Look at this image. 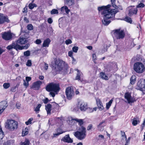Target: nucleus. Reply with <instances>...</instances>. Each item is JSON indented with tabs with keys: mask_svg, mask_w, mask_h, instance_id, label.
Instances as JSON below:
<instances>
[{
	"mask_svg": "<svg viewBox=\"0 0 145 145\" xmlns=\"http://www.w3.org/2000/svg\"><path fill=\"white\" fill-rule=\"evenodd\" d=\"M110 7V5H108L105 6L99 7L98 8V10L99 11L103 10L102 14L103 15L104 20L102 21V22L105 25H108L110 22V21L108 20V19H110L112 20H114L115 14L119 12L115 9H109Z\"/></svg>",
	"mask_w": 145,
	"mask_h": 145,
	"instance_id": "f257e3e1",
	"label": "nucleus"
},
{
	"mask_svg": "<svg viewBox=\"0 0 145 145\" xmlns=\"http://www.w3.org/2000/svg\"><path fill=\"white\" fill-rule=\"evenodd\" d=\"M29 46L30 44L29 43H27L25 46H21L16 44L15 42H12L11 44L8 46L6 48L9 51L13 49L18 51V50H21L24 49H27Z\"/></svg>",
	"mask_w": 145,
	"mask_h": 145,
	"instance_id": "f03ea898",
	"label": "nucleus"
},
{
	"mask_svg": "<svg viewBox=\"0 0 145 145\" xmlns=\"http://www.w3.org/2000/svg\"><path fill=\"white\" fill-rule=\"evenodd\" d=\"M79 131L75 132L74 136L78 139L82 140L84 139L86 136V129L83 126H81L78 129Z\"/></svg>",
	"mask_w": 145,
	"mask_h": 145,
	"instance_id": "7ed1b4c3",
	"label": "nucleus"
},
{
	"mask_svg": "<svg viewBox=\"0 0 145 145\" xmlns=\"http://www.w3.org/2000/svg\"><path fill=\"white\" fill-rule=\"evenodd\" d=\"M46 90L48 92L53 91L54 92H58L59 91L60 88L59 84L51 83L46 86Z\"/></svg>",
	"mask_w": 145,
	"mask_h": 145,
	"instance_id": "20e7f679",
	"label": "nucleus"
},
{
	"mask_svg": "<svg viewBox=\"0 0 145 145\" xmlns=\"http://www.w3.org/2000/svg\"><path fill=\"white\" fill-rule=\"evenodd\" d=\"M112 33L113 37L117 39H123L125 35L124 30H121L120 29L113 30Z\"/></svg>",
	"mask_w": 145,
	"mask_h": 145,
	"instance_id": "39448f33",
	"label": "nucleus"
},
{
	"mask_svg": "<svg viewBox=\"0 0 145 145\" xmlns=\"http://www.w3.org/2000/svg\"><path fill=\"white\" fill-rule=\"evenodd\" d=\"M133 69L136 72L142 73L145 71V68L143 63L141 62H138L134 64Z\"/></svg>",
	"mask_w": 145,
	"mask_h": 145,
	"instance_id": "423d86ee",
	"label": "nucleus"
},
{
	"mask_svg": "<svg viewBox=\"0 0 145 145\" xmlns=\"http://www.w3.org/2000/svg\"><path fill=\"white\" fill-rule=\"evenodd\" d=\"M136 89L141 91H145V79H140L137 84Z\"/></svg>",
	"mask_w": 145,
	"mask_h": 145,
	"instance_id": "0eeeda50",
	"label": "nucleus"
},
{
	"mask_svg": "<svg viewBox=\"0 0 145 145\" xmlns=\"http://www.w3.org/2000/svg\"><path fill=\"white\" fill-rule=\"evenodd\" d=\"M7 128L11 130H14L16 129L18 126V123L17 121L13 120H11L9 121L8 124L6 125Z\"/></svg>",
	"mask_w": 145,
	"mask_h": 145,
	"instance_id": "6e6552de",
	"label": "nucleus"
},
{
	"mask_svg": "<svg viewBox=\"0 0 145 145\" xmlns=\"http://www.w3.org/2000/svg\"><path fill=\"white\" fill-rule=\"evenodd\" d=\"M65 93L67 99L69 100H71L74 95V91L70 87L66 89Z\"/></svg>",
	"mask_w": 145,
	"mask_h": 145,
	"instance_id": "1a4fd4ad",
	"label": "nucleus"
},
{
	"mask_svg": "<svg viewBox=\"0 0 145 145\" xmlns=\"http://www.w3.org/2000/svg\"><path fill=\"white\" fill-rule=\"evenodd\" d=\"M55 69L56 71H60L62 70L64 66V62L59 59L57 60L55 62Z\"/></svg>",
	"mask_w": 145,
	"mask_h": 145,
	"instance_id": "9d476101",
	"label": "nucleus"
},
{
	"mask_svg": "<svg viewBox=\"0 0 145 145\" xmlns=\"http://www.w3.org/2000/svg\"><path fill=\"white\" fill-rule=\"evenodd\" d=\"M13 34L9 31L5 32L2 33V38L6 40H11L13 37Z\"/></svg>",
	"mask_w": 145,
	"mask_h": 145,
	"instance_id": "9b49d317",
	"label": "nucleus"
},
{
	"mask_svg": "<svg viewBox=\"0 0 145 145\" xmlns=\"http://www.w3.org/2000/svg\"><path fill=\"white\" fill-rule=\"evenodd\" d=\"M125 98L127 99L129 103H132L136 101L137 99L132 98L129 92H127L125 94Z\"/></svg>",
	"mask_w": 145,
	"mask_h": 145,
	"instance_id": "f8f14e48",
	"label": "nucleus"
},
{
	"mask_svg": "<svg viewBox=\"0 0 145 145\" xmlns=\"http://www.w3.org/2000/svg\"><path fill=\"white\" fill-rule=\"evenodd\" d=\"M28 40L27 39L20 37L15 42L16 44L18 46H20V44L23 45L26 44L28 42Z\"/></svg>",
	"mask_w": 145,
	"mask_h": 145,
	"instance_id": "ddd939ff",
	"label": "nucleus"
},
{
	"mask_svg": "<svg viewBox=\"0 0 145 145\" xmlns=\"http://www.w3.org/2000/svg\"><path fill=\"white\" fill-rule=\"evenodd\" d=\"M7 16H5L2 14L0 13V24H3L5 22L8 23L10 22Z\"/></svg>",
	"mask_w": 145,
	"mask_h": 145,
	"instance_id": "4468645a",
	"label": "nucleus"
},
{
	"mask_svg": "<svg viewBox=\"0 0 145 145\" xmlns=\"http://www.w3.org/2000/svg\"><path fill=\"white\" fill-rule=\"evenodd\" d=\"M79 106L82 111H85L88 108V106L86 103L81 102L79 103Z\"/></svg>",
	"mask_w": 145,
	"mask_h": 145,
	"instance_id": "2eb2a0df",
	"label": "nucleus"
},
{
	"mask_svg": "<svg viewBox=\"0 0 145 145\" xmlns=\"http://www.w3.org/2000/svg\"><path fill=\"white\" fill-rule=\"evenodd\" d=\"M42 84V82L40 81H36L33 83L32 88L34 90H38L40 88V86Z\"/></svg>",
	"mask_w": 145,
	"mask_h": 145,
	"instance_id": "dca6fc26",
	"label": "nucleus"
},
{
	"mask_svg": "<svg viewBox=\"0 0 145 145\" xmlns=\"http://www.w3.org/2000/svg\"><path fill=\"white\" fill-rule=\"evenodd\" d=\"M61 140L64 142L68 143H72L73 142L72 140L70 138L69 134L66 135L65 137H63Z\"/></svg>",
	"mask_w": 145,
	"mask_h": 145,
	"instance_id": "f3484780",
	"label": "nucleus"
},
{
	"mask_svg": "<svg viewBox=\"0 0 145 145\" xmlns=\"http://www.w3.org/2000/svg\"><path fill=\"white\" fill-rule=\"evenodd\" d=\"M106 125L105 121L103 120L100 122L97 125V128L98 131H103L104 130V127Z\"/></svg>",
	"mask_w": 145,
	"mask_h": 145,
	"instance_id": "a211bd4d",
	"label": "nucleus"
},
{
	"mask_svg": "<svg viewBox=\"0 0 145 145\" xmlns=\"http://www.w3.org/2000/svg\"><path fill=\"white\" fill-rule=\"evenodd\" d=\"M57 133H56L53 134L54 137H57L59 135L65 132V131H63L61 129L59 128L57 129Z\"/></svg>",
	"mask_w": 145,
	"mask_h": 145,
	"instance_id": "6ab92c4d",
	"label": "nucleus"
},
{
	"mask_svg": "<svg viewBox=\"0 0 145 145\" xmlns=\"http://www.w3.org/2000/svg\"><path fill=\"white\" fill-rule=\"evenodd\" d=\"M52 106L50 104H48L45 105V109L46 110L48 114H50L51 111L52 109Z\"/></svg>",
	"mask_w": 145,
	"mask_h": 145,
	"instance_id": "aec40b11",
	"label": "nucleus"
},
{
	"mask_svg": "<svg viewBox=\"0 0 145 145\" xmlns=\"http://www.w3.org/2000/svg\"><path fill=\"white\" fill-rule=\"evenodd\" d=\"M137 9L136 8H132L129 10L128 14L129 16H131L134 14H136L137 13Z\"/></svg>",
	"mask_w": 145,
	"mask_h": 145,
	"instance_id": "412c9836",
	"label": "nucleus"
},
{
	"mask_svg": "<svg viewBox=\"0 0 145 145\" xmlns=\"http://www.w3.org/2000/svg\"><path fill=\"white\" fill-rule=\"evenodd\" d=\"M50 42L51 41L49 38L46 39L44 41L42 47H48Z\"/></svg>",
	"mask_w": 145,
	"mask_h": 145,
	"instance_id": "4be33fe9",
	"label": "nucleus"
},
{
	"mask_svg": "<svg viewBox=\"0 0 145 145\" xmlns=\"http://www.w3.org/2000/svg\"><path fill=\"white\" fill-rule=\"evenodd\" d=\"M77 73L76 74V80H78V81L82 82V80L80 78V76L82 73L78 69H77Z\"/></svg>",
	"mask_w": 145,
	"mask_h": 145,
	"instance_id": "5701e85b",
	"label": "nucleus"
},
{
	"mask_svg": "<svg viewBox=\"0 0 145 145\" xmlns=\"http://www.w3.org/2000/svg\"><path fill=\"white\" fill-rule=\"evenodd\" d=\"M7 106V102L6 101H3L0 103V106L3 108V109H5Z\"/></svg>",
	"mask_w": 145,
	"mask_h": 145,
	"instance_id": "b1692460",
	"label": "nucleus"
},
{
	"mask_svg": "<svg viewBox=\"0 0 145 145\" xmlns=\"http://www.w3.org/2000/svg\"><path fill=\"white\" fill-rule=\"evenodd\" d=\"M74 0H66L65 4L66 5L71 6L74 4Z\"/></svg>",
	"mask_w": 145,
	"mask_h": 145,
	"instance_id": "393cba45",
	"label": "nucleus"
},
{
	"mask_svg": "<svg viewBox=\"0 0 145 145\" xmlns=\"http://www.w3.org/2000/svg\"><path fill=\"white\" fill-rule=\"evenodd\" d=\"M136 76L135 75H133L130 78V83L131 84H134L136 80Z\"/></svg>",
	"mask_w": 145,
	"mask_h": 145,
	"instance_id": "a878e982",
	"label": "nucleus"
},
{
	"mask_svg": "<svg viewBox=\"0 0 145 145\" xmlns=\"http://www.w3.org/2000/svg\"><path fill=\"white\" fill-rule=\"evenodd\" d=\"M100 76L101 78L104 80H108V76L105 74L104 72H101L100 73Z\"/></svg>",
	"mask_w": 145,
	"mask_h": 145,
	"instance_id": "bb28decb",
	"label": "nucleus"
},
{
	"mask_svg": "<svg viewBox=\"0 0 145 145\" xmlns=\"http://www.w3.org/2000/svg\"><path fill=\"white\" fill-rule=\"evenodd\" d=\"M73 120L76 121L77 122H78L79 124L80 125H82L84 123V121H83V120L82 119L75 118L73 119Z\"/></svg>",
	"mask_w": 145,
	"mask_h": 145,
	"instance_id": "cd10ccee",
	"label": "nucleus"
},
{
	"mask_svg": "<svg viewBox=\"0 0 145 145\" xmlns=\"http://www.w3.org/2000/svg\"><path fill=\"white\" fill-rule=\"evenodd\" d=\"M41 106V104L38 105L36 108H34V111H35L36 113H38L40 111V108Z\"/></svg>",
	"mask_w": 145,
	"mask_h": 145,
	"instance_id": "c85d7f7f",
	"label": "nucleus"
},
{
	"mask_svg": "<svg viewBox=\"0 0 145 145\" xmlns=\"http://www.w3.org/2000/svg\"><path fill=\"white\" fill-rule=\"evenodd\" d=\"M139 122L138 119L136 118H134L132 122V124L133 125L135 126L137 124V123Z\"/></svg>",
	"mask_w": 145,
	"mask_h": 145,
	"instance_id": "c756f323",
	"label": "nucleus"
},
{
	"mask_svg": "<svg viewBox=\"0 0 145 145\" xmlns=\"http://www.w3.org/2000/svg\"><path fill=\"white\" fill-rule=\"evenodd\" d=\"M28 133V129L25 128L23 129L22 131V135L23 136H25V135H27Z\"/></svg>",
	"mask_w": 145,
	"mask_h": 145,
	"instance_id": "7c9ffc66",
	"label": "nucleus"
},
{
	"mask_svg": "<svg viewBox=\"0 0 145 145\" xmlns=\"http://www.w3.org/2000/svg\"><path fill=\"white\" fill-rule=\"evenodd\" d=\"M37 5L35 3H30L29 4L28 7L30 9H33L34 7H37Z\"/></svg>",
	"mask_w": 145,
	"mask_h": 145,
	"instance_id": "2f4dec72",
	"label": "nucleus"
},
{
	"mask_svg": "<svg viewBox=\"0 0 145 145\" xmlns=\"http://www.w3.org/2000/svg\"><path fill=\"white\" fill-rule=\"evenodd\" d=\"M113 100L112 99H111L108 102L106 103V109H108L110 106L111 104L112 103Z\"/></svg>",
	"mask_w": 145,
	"mask_h": 145,
	"instance_id": "473e14b6",
	"label": "nucleus"
},
{
	"mask_svg": "<svg viewBox=\"0 0 145 145\" xmlns=\"http://www.w3.org/2000/svg\"><path fill=\"white\" fill-rule=\"evenodd\" d=\"M124 20L128 23L131 24L132 22V20L131 18L129 17H126L124 18Z\"/></svg>",
	"mask_w": 145,
	"mask_h": 145,
	"instance_id": "72a5a7b5",
	"label": "nucleus"
},
{
	"mask_svg": "<svg viewBox=\"0 0 145 145\" xmlns=\"http://www.w3.org/2000/svg\"><path fill=\"white\" fill-rule=\"evenodd\" d=\"M29 141L27 139H25V141L21 143V145H29Z\"/></svg>",
	"mask_w": 145,
	"mask_h": 145,
	"instance_id": "f704fd0d",
	"label": "nucleus"
},
{
	"mask_svg": "<svg viewBox=\"0 0 145 145\" xmlns=\"http://www.w3.org/2000/svg\"><path fill=\"white\" fill-rule=\"evenodd\" d=\"M10 83H4L3 84V87L5 89H7L10 86Z\"/></svg>",
	"mask_w": 145,
	"mask_h": 145,
	"instance_id": "c9c22d12",
	"label": "nucleus"
},
{
	"mask_svg": "<svg viewBox=\"0 0 145 145\" xmlns=\"http://www.w3.org/2000/svg\"><path fill=\"white\" fill-rule=\"evenodd\" d=\"M50 13L51 14H57L58 13V12L57 10L54 9L51 11Z\"/></svg>",
	"mask_w": 145,
	"mask_h": 145,
	"instance_id": "e433bc0d",
	"label": "nucleus"
},
{
	"mask_svg": "<svg viewBox=\"0 0 145 145\" xmlns=\"http://www.w3.org/2000/svg\"><path fill=\"white\" fill-rule=\"evenodd\" d=\"M27 29L29 30H31L33 29V26L31 24H29L27 27Z\"/></svg>",
	"mask_w": 145,
	"mask_h": 145,
	"instance_id": "4c0bfd02",
	"label": "nucleus"
},
{
	"mask_svg": "<svg viewBox=\"0 0 145 145\" xmlns=\"http://www.w3.org/2000/svg\"><path fill=\"white\" fill-rule=\"evenodd\" d=\"M24 54L26 57L29 56L30 55V52L29 50H27L24 52Z\"/></svg>",
	"mask_w": 145,
	"mask_h": 145,
	"instance_id": "58836bf2",
	"label": "nucleus"
},
{
	"mask_svg": "<svg viewBox=\"0 0 145 145\" xmlns=\"http://www.w3.org/2000/svg\"><path fill=\"white\" fill-rule=\"evenodd\" d=\"M4 136L3 132L1 129H0V140H1Z\"/></svg>",
	"mask_w": 145,
	"mask_h": 145,
	"instance_id": "ea45409f",
	"label": "nucleus"
},
{
	"mask_svg": "<svg viewBox=\"0 0 145 145\" xmlns=\"http://www.w3.org/2000/svg\"><path fill=\"white\" fill-rule=\"evenodd\" d=\"M33 119L32 118H29L27 121H26L25 123V124L27 125H28L29 124H30L31 123V121L33 120Z\"/></svg>",
	"mask_w": 145,
	"mask_h": 145,
	"instance_id": "a19ab883",
	"label": "nucleus"
},
{
	"mask_svg": "<svg viewBox=\"0 0 145 145\" xmlns=\"http://www.w3.org/2000/svg\"><path fill=\"white\" fill-rule=\"evenodd\" d=\"M78 50V47L77 46H74L72 48V50L73 52L76 53Z\"/></svg>",
	"mask_w": 145,
	"mask_h": 145,
	"instance_id": "79ce46f5",
	"label": "nucleus"
},
{
	"mask_svg": "<svg viewBox=\"0 0 145 145\" xmlns=\"http://www.w3.org/2000/svg\"><path fill=\"white\" fill-rule=\"evenodd\" d=\"M31 61L30 60H28L26 63V65L27 66L30 67L31 65Z\"/></svg>",
	"mask_w": 145,
	"mask_h": 145,
	"instance_id": "37998d69",
	"label": "nucleus"
},
{
	"mask_svg": "<svg viewBox=\"0 0 145 145\" xmlns=\"http://www.w3.org/2000/svg\"><path fill=\"white\" fill-rule=\"evenodd\" d=\"M65 43L67 45L71 44L72 43V40L70 39L67 40L65 41Z\"/></svg>",
	"mask_w": 145,
	"mask_h": 145,
	"instance_id": "c03bdc74",
	"label": "nucleus"
},
{
	"mask_svg": "<svg viewBox=\"0 0 145 145\" xmlns=\"http://www.w3.org/2000/svg\"><path fill=\"white\" fill-rule=\"evenodd\" d=\"M145 6L144 4L140 3L137 6V8H143Z\"/></svg>",
	"mask_w": 145,
	"mask_h": 145,
	"instance_id": "a18cd8bd",
	"label": "nucleus"
},
{
	"mask_svg": "<svg viewBox=\"0 0 145 145\" xmlns=\"http://www.w3.org/2000/svg\"><path fill=\"white\" fill-rule=\"evenodd\" d=\"M121 135L122 137H123V138H124L126 140L127 139L126 136L125 135V133L124 132L121 131Z\"/></svg>",
	"mask_w": 145,
	"mask_h": 145,
	"instance_id": "49530a36",
	"label": "nucleus"
},
{
	"mask_svg": "<svg viewBox=\"0 0 145 145\" xmlns=\"http://www.w3.org/2000/svg\"><path fill=\"white\" fill-rule=\"evenodd\" d=\"M5 51V49L0 47V55Z\"/></svg>",
	"mask_w": 145,
	"mask_h": 145,
	"instance_id": "de8ad7c7",
	"label": "nucleus"
},
{
	"mask_svg": "<svg viewBox=\"0 0 145 145\" xmlns=\"http://www.w3.org/2000/svg\"><path fill=\"white\" fill-rule=\"evenodd\" d=\"M23 85L25 86L26 88H27L29 86V83L27 82H26L25 80H24Z\"/></svg>",
	"mask_w": 145,
	"mask_h": 145,
	"instance_id": "09e8293b",
	"label": "nucleus"
},
{
	"mask_svg": "<svg viewBox=\"0 0 145 145\" xmlns=\"http://www.w3.org/2000/svg\"><path fill=\"white\" fill-rule=\"evenodd\" d=\"M96 101L97 104V106L99 105L100 106V104H102V102L99 99H97Z\"/></svg>",
	"mask_w": 145,
	"mask_h": 145,
	"instance_id": "8fccbe9b",
	"label": "nucleus"
},
{
	"mask_svg": "<svg viewBox=\"0 0 145 145\" xmlns=\"http://www.w3.org/2000/svg\"><path fill=\"white\" fill-rule=\"evenodd\" d=\"M97 106H98L99 109L100 110H102L103 108V105L102 104H100V106L99 105H98Z\"/></svg>",
	"mask_w": 145,
	"mask_h": 145,
	"instance_id": "3c124183",
	"label": "nucleus"
},
{
	"mask_svg": "<svg viewBox=\"0 0 145 145\" xmlns=\"http://www.w3.org/2000/svg\"><path fill=\"white\" fill-rule=\"evenodd\" d=\"M43 101L44 104H47L49 101L48 98H46L43 100Z\"/></svg>",
	"mask_w": 145,
	"mask_h": 145,
	"instance_id": "603ef678",
	"label": "nucleus"
},
{
	"mask_svg": "<svg viewBox=\"0 0 145 145\" xmlns=\"http://www.w3.org/2000/svg\"><path fill=\"white\" fill-rule=\"evenodd\" d=\"M35 42L37 44H39L41 43V41L40 40L37 39L36 40Z\"/></svg>",
	"mask_w": 145,
	"mask_h": 145,
	"instance_id": "864d4df0",
	"label": "nucleus"
},
{
	"mask_svg": "<svg viewBox=\"0 0 145 145\" xmlns=\"http://www.w3.org/2000/svg\"><path fill=\"white\" fill-rule=\"evenodd\" d=\"M26 80V82H28L31 80V77L29 76H27L25 78Z\"/></svg>",
	"mask_w": 145,
	"mask_h": 145,
	"instance_id": "5fc2aeb1",
	"label": "nucleus"
},
{
	"mask_svg": "<svg viewBox=\"0 0 145 145\" xmlns=\"http://www.w3.org/2000/svg\"><path fill=\"white\" fill-rule=\"evenodd\" d=\"M93 125L92 124L89 125L88 127L87 130L89 131L92 128Z\"/></svg>",
	"mask_w": 145,
	"mask_h": 145,
	"instance_id": "6e6d98bb",
	"label": "nucleus"
},
{
	"mask_svg": "<svg viewBox=\"0 0 145 145\" xmlns=\"http://www.w3.org/2000/svg\"><path fill=\"white\" fill-rule=\"evenodd\" d=\"M112 7L116 9H117L118 8V6H117L115 4V2L114 3H112Z\"/></svg>",
	"mask_w": 145,
	"mask_h": 145,
	"instance_id": "4d7b16f0",
	"label": "nucleus"
},
{
	"mask_svg": "<svg viewBox=\"0 0 145 145\" xmlns=\"http://www.w3.org/2000/svg\"><path fill=\"white\" fill-rule=\"evenodd\" d=\"M48 23L51 24L53 22L52 19L51 18H49L48 20Z\"/></svg>",
	"mask_w": 145,
	"mask_h": 145,
	"instance_id": "13d9d810",
	"label": "nucleus"
},
{
	"mask_svg": "<svg viewBox=\"0 0 145 145\" xmlns=\"http://www.w3.org/2000/svg\"><path fill=\"white\" fill-rule=\"evenodd\" d=\"M89 112H92L93 111V110L92 108H90L88 107V108L87 109Z\"/></svg>",
	"mask_w": 145,
	"mask_h": 145,
	"instance_id": "bf43d9fd",
	"label": "nucleus"
},
{
	"mask_svg": "<svg viewBox=\"0 0 145 145\" xmlns=\"http://www.w3.org/2000/svg\"><path fill=\"white\" fill-rule=\"evenodd\" d=\"M67 7L66 6H63L61 8V11L62 12H64L65 11L66 8H67Z\"/></svg>",
	"mask_w": 145,
	"mask_h": 145,
	"instance_id": "052dcab7",
	"label": "nucleus"
},
{
	"mask_svg": "<svg viewBox=\"0 0 145 145\" xmlns=\"http://www.w3.org/2000/svg\"><path fill=\"white\" fill-rule=\"evenodd\" d=\"M68 55L69 56L71 57V58L73 57V56L72 55V52L71 51H69L68 52Z\"/></svg>",
	"mask_w": 145,
	"mask_h": 145,
	"instance_id": "680f3d73",
	"label": "nucleus"
},
{
	"mask_svg": "<svg viewBox=\"0 0 145 145\" xmlns=\"http://www.w3.org/2000/svg\"><path fill=\"white\" fill-rule=\"evenodd\" d=\"M145 125V118L143 121V123L141 125L142 129V130Z\"/></svg>",
	"mask_w": 145,
	"mask_h": 145,
	"instance_id": "e2e57ef3",
	"label": "nucleus"
},
{
	"mask_svg": "<svg viewBox=\"0 0 145 145\" xmlns=\"http://www.w3.org/2000/svg\"><path fill=\"white\" fill-rule=\"evenodd\" d=\"M44 67L45 70H47L48 68V64L45 63L44 66Z\"/></svg>",
	"mask_w": 145,
	"mask_h": 145,
	"instance_id": "0e129e2a",
	"label": "nucleus"
},
{
	"mask_svg": "<svg viewBox=\"0 0 145 145\" xmlns=\"http://www.w3.org/2000/svg\"><path fill=\"white\" fill-rule=\"evenodd\" d=\"M50 92L49 93V94L51 95L52 97H54L55 95V93L52 92L50 91Z\"/></svg>",
	"mask_w": 145,
	"mask_h": 145,
	"instance_id": "69168bd1",
	"label": "nucleus"
},
{
	"mask_svg": "<svg viewBox=\"0 0 145 145\" xmlns=\"http://www.w3.org/2000/svg\"><path fill=\"white\" fill-rule=\"evenodd\" d=\"M27 7H25L24 9L23 12L24 13H27Z\"/></svg>",
	"mask_w": 145,
	"mask_h": 145,
	"instance_id": "338daca9",
	"label": "nucleus"
},
{
	"mask_svg": "<svg viewBox=\"0 0 145 145\" xmlns=\"http://www.w3.org/2000/svg\"><path fill=\"white\" fill-rule=\"evenodd\" d=\"M65 11L67 13V14H68L70 11V10L68 9V8L67 7V8H66V10H65Z\"/></svg>",
	"mask_w": 145,
	"mask_h": 145,
	"instance_id": "774afa93",
	"label": "nucleus"
}]
</instances>
